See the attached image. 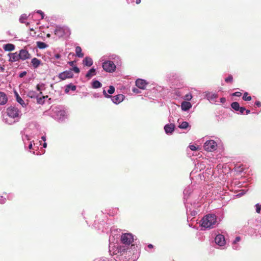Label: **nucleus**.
Returning a JSON list of instances; mask_svg holds the SVG:
<instances>
[{
	"mask_svg": "<svg viewBox=\"0 0 261 261\" xmlns=\"http://www.w3.org/2000/svg\"><path fill=\"white\" fill-rule=\"evenodd\" d=\"M175 125L173 124H166L164 129L167 134L172 133L174 130Z\"/></svg>",
	"mask_w": 261,
	"mask_h": 261,
	"instance_id": "4468645a",
	"label": "nucleus"
},
{
	"mask_svg": "<svg viewBox=\"0 0 261 261\" xmlns=\"http://www.w3.org/2000/svg\"><path fill=\"white\" fill-rule=\"evenodd\" d=\"M29 24H30V23H29V22H27V23H26V25H27V26H28V25H29Z\"/></svg>",
	"mask_w": 261,
	"mask_h": 261,
	"instance_id": "0e129e2a",
	"label": "nucleus"
},
{
	"mask_svg": "<svg viewBox=\"0 0 261 261\" xmlns=\"http://www.w3.org/2000/svg\"><path fill=\"white\" fill-rule=\"evenodd\" d=\"M102 67L104 70L108 72H113L115 71L116 68V65L111 61L104 62L102 64Z\"/></svg>",
	"mask_w": 261,
	"mask_h": 261,
	"instance_id": "20e7f679",
	"label": "nucleus"
},
{
	"mask_svg": "<svg viewBox=\"0 0 261 261\" xmlns=\"http://www.w3.org/2000/svg\"><path fill=\"white\" fill-rule=\"evenodd\" d=\"M189 148H190V149L191 150H193V151H196L198 149V147H196V146L195 145H190L189 146Z\"/></svg>",
	"mask_w": 261,
	"mask_h": 261,
	"instance_id": "e433bc0d",
	"label": "nucleus"
},
{
	"mask_svg": "<svg viewBox=\"0 0 261 261\" xmlns=\"http://www.w3.org/2000/svg\"><path fill=\"white\" fill-rule=\"evenodd\" d=\"M44 99H45V96H43L42 97L38 98L37 96V102L39 104H43L44 102Z\"/></svg>",
	"mask_w": 261,
	"mask_h": 261,
	"instance_id": "c85d7f7f",
	"label": "nucleus"
},
{
	"mask_svg": "<svg viewBox=\"0 0 261 261\" xmlns=\"http://www.w3.org/2000/svg\"><path fill=\"white\" fill-rule=\"evenodd\" d=\"M245 111V113H246V115L249 114L250 113V110H246Z\"/></svg>",
	"mask_w": 261,
	"mask_h": 261,
	"instance_id": "8fccbe9b",
	"label": "nucleus"
},
{
	"mask_svg": "<svg viewBox=\"0 0 261 261\" xmlns=\"http://www.w3.org/2000/svg\"><path fill=\"white\" fill-rule=\"evenodd\" d=\"M17 101L23 107H25V103L21 97H19Z\"/></svg>",
	"mask_w": 261,
	"mask_h": 261,
	"instance_id": "2f4dec72",
	"label": "nucleus"
},
{
	"mask_svg": "<svg viewBox=\"0 0 261 261\" xmlns=\"http://www.w3.org/2000/svg\"><path fill=\"white\" fill-rule=\"evenodd\" d=\"M103 94L105 97L106 98H111L112 96L108 94L106 91V90H103Z\"/></svg>",
	"mask_w": 261,
	"mask_h": 261,
	"instance_id": "58836bf2",
	"label": "nucleus"
},
{
	"mask_svg": "<svg viewBox=\"0 0 261 261\" xmlns=\"http://www.w3.org/2000/svg\"><path fill=\"white\" fill-rule=\"evenodd\" d=\"M19 56L20 60H25L31 58V55L26 49H22L19 51Z\"/></svg>",
	"mask_w": 261,
	"mask_h": 261,
	"instance_id": "1a4fd4ad",
	"label": "nucleus"
},
{
	"mask_svg": "<svg viewBox=\"0 0 261 261\" xmlns=\"http://www.w3.org/2000/svg\"><path fill=\"white\" fill-rule=\"evenodd\" d=\"M255 105L257 107H259L261 106V102L259 101H256L255 102Z\"/></svg>",
	"mask_w": 261,
	"mask_h": 261,
	"instance_id": "37998d69",
	"label": "nucleus"
},
{
	"mask_svg": "<svg viewBox=\"0 0 261 261\" xmlns=\"http://www.w3.org/2000/svg\"><path fill=\"white\" fill-rule=\"evenodd\" d=\"M28 95L31 98L34 97L35 96L34 93L33 92H30L28 94Z\"/></svg>",
	"mask_w": 261,
	"mask_h": 261,
	"instance_id": "a19ab883",
	"label": "nucleus"
},
{
	"mask_svg": "<svg viewBox=\"0 0 261 261\" xmlns=\"http://www.w3.org/2000/svg\"><path fill=\"white\" fill-rule=\"evenodd\" d=\"M55 57L56 59H59L61 57V56L60 54H57L55 55Z\"/></svg>",
	"mask_w": 261,
	"mask_h": 261,
	"instance_id": "49530a36",
	"label": "nucleus"
},
{
	"mask_svg": "<svg viewBox=\"0 0 261 261\" xmlns=\"http://www.w3.org/2000/svg\"><path fill=\"white\" fill-rule=\"evenodd\" d=\"M124 96L123 94H118L114 96H112V100L116 104H118L122 102L124 99Z\"/></svg>",
	"mask_w": 261,
	"mask_h": 261,
	"instance_id": "9b49d317",
	"label": "nucleus"
},
{
	"mask_svg": "<svg viewBox=\"0 0 261 261\" xmlns=\"http://www.w3.org/2000/svg\"><path fill=\"white\" fill-rule=\"evenodd\" d=\"M6 202V199H0V203L2 204Z\"/></svg>",
	"mask_w": 261,
	"mask_h": 261,
	"instance_id": "de8ad7c7",
	"label": "nucleus"
},
{
	"mask_svg": "<svg viewBox=\"0 0 261 261\" xmlns=\"http://www.w3.org/2000/svg\"><path fill=\"white\" fill-rule=\"evenodd\" d=\"M70 89H71L72 91H75L76 90V86L71 84L67 85L65 90V92L68 93Z\"/></svg>",
	"mask_w": 261,
	"mask_h": 261,
	"instance_id": "4be33fe9",
	"label": "nucleus"
},
{
	"mask_svg": "<svg viewBox=\"0 0 261 261\" xmlns=\"http://www.w3.org/2000/svg\"><path fill=\"white\" fill-rule=\"evenodd\" d=\"M0 69H1V71H2V72L4 71L5 70V68L2 67H0Z\"/></svg>",
	"mask_w": 261,
	"mask_h": 261,
	"instance_id": "bf43d9fd",
	"label": "nucleus"
},
{
	"mask_svg": "<svg viewBox=\"0 0 261 261\" xmlns=\"http://www.w3.org/2000/svg\"><path fill=\"white\" fill-rule=\"evenodd\" d=\"M70 34V31L67 28L57 27L55 30V34L59 37H62L65 36L69 37Z\"/></svg>",
	"mask_w": 261,
	"mask_h": 261,
	"instance_id": "7ed1b4c3",
	"label": "nucleus"
},
{
	"mask_svg": "<svg viewBox=\"0 0 261 261\" xmlns=\"http://www.w3.org/2000/svg\"><path fill=\"white\" fill-rule=\"evenodd\" d=\"M43 147L44 148H46V147H47V144H46V143H44L43 144Z\"/></svg>",
	"mask_w": 261,
	"mask_h": 261,
	"instance_id": "5fc2aeb1",
	"label": "nucleus"
},
{
	"mask_svg": "<svg viewBox=\"0 0 261 261\" xmlns=\"http://www.w3.org/2000/svg\"><path fill=\"white\" fill-rule=\"evenodd\" d=\"M15 45L11 43H8L3 46V49L7 51H13L15 49Z\"/></svg>",
	"mask_w": 261,
	"mask_h": 261,
	"instance_id": "dca6fc26",
	"label": "nucleus"
},
{
	"mask_svg": "<svg viewBox=\"0 0 261 261\" xmlns=\"http://www.w3.org/2000/svg\"><path fill=\"white\" fill-rule=\"evenodd\" d=\"M181 107L182 110L187 111L192 107V105L190 102L183 101L181 104Z\"/></svg>",
	"mask_w": 261,
	"mask_h": 261,
	"instance_id": "f3484780",
	"label": "nucleus"
},
{
	"mask_svg": "<svg viewBox=\"0 0 261 261\" xmlns=\"http://www.w3.org/2000/svg\"><path fill=\"white\" fill-rule=\"evenodd\" d=\"M102 84L97 80L94 81L92 83V86L93 88H98L101 87Z\"/></svg>",
	"mask_w": 261,
	"mask_h": 261,
	"instance_id": "5701e85b",
	"label": "nucleus"
},
{
	"mask_svg": "<svg viewBox=\"0 0 261 261\" xmlns=\"http://www.w3.org/2000/svg\"><path fill=\"white\" fill-rule=\"evenodd\" d=\"M83 64L85 66H91L93 64L92 59L90 57H86L83 61Z\"/></svg>",
	"mask_w": 261,
	"mask_h": 261,
	"instance_id": "a211bd4d",
	"label": "nucleus"
},
{
	"mask_svg": "<svg viewBox=\"0 0 261 261\" xmlns=\"http://www.w3.org/2000/svg\"><path fill=\"white\" fill-rule=\"evenodd\" d=\"M241 240V238L240 237H237L235 239V240L233 241V244H236L237 242H239Z\"/></svg>",
	"mask_w": 261,
	"mask_h": 261,
	"instance_id": "ea45409f",
	"label": "nucleus"
},
{
	"mask_svg": "<svg viewBox=\"0 0 261 261\" xmlns=\"http://www.w3.org/2000/svg\"><path fill=\"white\" fill-rule=\"evenodd\" d=\"M16 100H18V98L19 97H20L19 96V95L18 94V93H16Z\"/></svg>",
	"mask_w": 261,
	"mask_h": 261,
	"instance_id": "6e6d98bb",
	"label": "nucleus"
},
{
	"mask_svg": "<svg viewBox=\"0 0 261 261\" xmlns=\"http://www.w3.org/2000/svg\"><path fill=\"white\" fill-rule=\"evenodd\" d=\"M217 147V143L214 140L207 141L204 145V149L207 151L215 150Z\"/></svg>",
	"mask_w": 261,
	"mask_h": 261,
	"instance_id": "0eeeda50",
	"label": "nucleus"
},
{
	"mask_svg": "<svg viewBox=\"0 0 261 261\" xmlns=\"http://www.w3.org/2000/svg\"><path fill=\"white\" fill-rule=\"evenodd\" d=\"M27 18L28 16L27 14H22L19 18V21L22 23H25V20H27Z\"/></svg>",
	"mask_w": 261,
	"mask_h": 261,
	"instance_id": "bb28decb",
	"label": "nucleus"
},
{
	"mask_svg": "<svg viewBox=\"0 0 261 261\" xmlns=\"http://www.w3.org/2000/svg\"><path fill=\"white\" fill-rule=\"evenodd\" d=\"M192 98L191 94H186L185 96V99L187 100H190Z\"/></svg>",
	"mask_w": 261,
	"mask_h": 261,
	"instance_id": "f704fd0d",
	"label": "nucleus"
},
{
	"mask_svg": "<svg viewBox=\"0 0 261 261\" xmlns=\"http://www.w3.org/2000/svg\"><path fill=\"white\" fill-rule=\"evenodd\" d=\"M37 12L38 13H39L40 15H41V18L43 19V17H44V14H43V13L41 11H40V10L38 11Z\"/></svg>",
	"mask_w": 261,
	"mask_h": 261,
	"instance_id": "a18cd8bd",
	"label": "nucleus"
},
{
	"mask_svg": "<svg viewBox=\"0 0 261 261\" xmlns=\"http://www.w3.org/2000/svg\"><path fill=\"white\" fill-rule=\"evenodd\" d=\"M75 63V61H72L69 62L68 64L70 65V66H72L73 67Z\"/></svg>",
	"mask_w": 261,
	"mask_h": 261,
	"instance_id": "79ce46f5",
	"label": "nucleus"
},
{
	"mask_svg": "<svg viewBox=\"0 0 261 261\" xmlns=\"http://www.w3.org/2000/svg\"><path fill=\"white\" fill-rule=\"evenodd\" d=\"M82 48L77 46L75 47V53L76 56L79 58H83L84 57V54L82 53Z\"/></svg>",
	"mask_w": 261,
	"mask_h": 261,
	"instance_id": "aec40b11",
	"label": "nucleus"
},
{
	"mask_svg": "<svg viewBox=\"0 0 261 261\" xmlns=\"http://www.w3.org/2000/svg\"><path fill=\"white\" fill-rule=\"evenodd\" d=\"M48 97V96H45V98H46Z\"/></svg>",
	"mask_w": 261,
	"mask_h": 261,
	"instance_id": "69168bd1",
	"label": "nucleus"
},
{
	"mask_svg": "<svg viewBox=\"0 0 261 261\" xmlns=\"http://www.w3.org/2000/svg\"><path fill=\"white\" fill-rule=\"evenodd\" d=\"M215 243L220 246H223L225 244V238L222 234H219L217 235L215 238Z\"/></svg>",
	"mask_w": 261,
	"mask_h": 261,
	"instance_id": "9d476101",
	"label": "nucleus"
},
{
	"mask_svg": "<svg viewBox=\"0 0 261 261\" xmlns=\"http://www.w3.org/2000/svg\"><path fill=\"white\" fill-rule=\"evenodd\" d=\"M29 148L30 149H31L32 148V143H31L29 145Z\"/></svg>",
	"mask_w": 261,
	"mask_h": 261,
	"instance_id": "4d7b16f0",
	"label": "nucleus"
},
{
	"mask_svg": "<svg viewBox=\"0 0 261 261\" xmlns=\"http://www.w3.org/2000/svg\"><path fill=\"white\" fill-rule=\"evenodd\" d=\"M141 0H136V3L137 4H139L141 3Z\"/></svg>",
	"mask_w": 261,
	"mask_h": 261,
	"instance_id": "603ef678",
	"label": "nucleus"
},
{
	"mask_svg": "<svg viewBox=\"0 0 261 261\" xmlns=\"http://www.w3.org/2000/svg\"><path fill=\"white\" fill-rule=\"evenodd\" d=\"M73 76V74L71 71V70H70L65 71L60 73L59 75V77L62 80H64L66 79L72 78Z\"/></svg>",
	"mask_w": 261,
	"mask_h": 261,
	"instance_id": "6e6552de",
	"label": "nucleus"
},
{
	"mask_svg": "<svg viewBox=\"0 0 261 261\" xmlns=\"http://www.w3.org/2000/svg\"><path fill=\"white\" fill-rule=\"evenodd\" d=\"M231 107L236 111H239V108L240 107L239 102H236V101L233 102L231 104Z\"/></svg>",
	"mask_w": 261,
	"mask_h": 261,
	"instance_id": "b1692460",
	"label": "nucleus"
},
{
	"mask_svg": "<svg viewBox=\"0 0 261 261\" xmlns=\"http://www.w3.org/2000/svg\"><path fill=\"white\" fill-rule=\"evenodd\" d=\"M70 70H71V71H73L76 73H79L80 72V69L77 66H74L73 68Z\"/></svg>",
	"mask_w": 261,
	"mask_h": 261,
	"instance_id": "473e14b6",
	"label": "nucleus"
},
{
	"mask_svg": "<svg viewBox=\"0 0 261 261\" xmlns=\"http://www.w3.org/2000/svg\"><path fill=\"white\" fill-rule=\"evenodd\" d=\"M115 88L114 86H110L109 87V89L108 90V92L110 94H112L114 93L115 92Z\"/></svg>",
	"mask_w": 261,
	"mask_h": 261,
	"instance_id": "7c9ffc66",
	"label": "nucleus"
},
{
	"mask_svg": "<svg viewBox=\"0 0 261 261\" xmlns=\"http://www.w3.org/2000/svg\"><path fill=\"white\" fill-rule=\"evenodd\" d=\"M242 99L244 101H250L252 99V98L250 96H248V93L247 92H245L243 94Z\"/></svg>",
	"mask_w": 261,
	"mask_h": 261,
	"instance_id": "a878e982",
	"label": "nucleus"
},
{
	"mask_svg": "<svg viewBox=\"0 0 261 261\" xmlns=\"http://www.w3.org/2000/svg\"><path fill=\"white\" fill-rule=\"evenodd\" d=\"M201 226L206 228H212L215 227L217 223V217L214 214H208L201 220Z\"/></svg>",
	"mask_w": 261,
	"mask_h": 261,
	"instance_id": "f257e3e1",
	"label": "nucleus"
},
{
	"mask_svg": "<svg viewBox=\"0 0 261 261\" xmlns=\"http://www.w3.org/2000/svg\"><path fill=\"white\" fill-rule=\"evenodd\" d=\"M8 99L6 94L0 92V105H4L7 102Z\"/></svg>",
	"mask_w": 261,
	"mask_h": 261,
	"instance_id": "2eb2a0df",
	"label": "nucleus"
},
{
	"mask_svg": "<svg viewBox=\"0 0 261 261\" xmlns=\"http://www.w3.org/2000/svg\"><path fill=\"white\" fill-rule=\"evenodd\" d=\"M121 241L126 246L129 245L134 241V237L132 234L125 233L122 234L121 237Z\"/></svg>",
	"mask_w": 261,
	"mask_h": 261,
	"instance_id": "39448f33",
	"label": "nucleus"
},
{
	"mask_svg": "<svg viewBox=\"0 0 261 261\" xmlns=\"http://www.w3.org/2000/svg\"><path fill=\"white\" fill-rule=\"evenodd\" d=\"M7 115L13 118L18 117L20 111L17 108L15 107H10L7 109Z\"/></svg>",
	"mask_w": 261,
	"mask_h": 261,
	"instance_id": "423d86ee",
	"label": "nucleus"
},
{
	"mask_svg": "<svg viewBox=\"0 0 261 261\" xmlns=\"http://www.w3.org/2000/svg\"><path fill=\"white\" fill-rule=\"evenodd\" d=\"M37 89L38 91H39V90H40V87H39V85H37Z\"/></svg>",
	"mask_w": 261,
	"mask_h": 261,
	"instance_id": "052dcab7",
	"label": "nucleus"
},
{
	"mask_svg": "<svg viewBox=\"0 0 261 261\" xmlns=\"http://www.w3.org/2000/svg\"><path fill=\"white\" fill-rule=\"evenodd\" d=\"M37 46L40 49H44L46 48L48 45L44 42L38 41L37 42Z\"/></svg>",
	"mask_w": 261,
	"mask_h": 261,
	"instance_id": "393cba45",
	"label": "nucleus"
},
{
	"mask_svg": "<svg viewBox=\"0 0 261 261\" xmlns=\"http://www.w3.org/2000/svg\"><path fill=\"white\" fill-rule=\"evenodd\" d=\"M41 139H42V140L43 141H46V138H45V136H42V137H41Z\"/></svg>",
	"mask_w": 261,
	"mask_h": 261,
	"instance_id": "864d4df0",
	"label": "nucleus"
},
{
	"mask_svg": "<svg viewBox=\"0 0 261 261\" xmlns=\"http://www.w3.org/2000/svg\"><path fill=\"white\" fill-rule=\"evenodd\" d=\"M225 100H226V99L224 97L221 98V102H224L225 101Z\"/></svg>",
	"mask_w": 261,
	"mask_h": 261,
	"instance_id": "09e8293b",
	"label": "nucleus"
},
{
	"mask_svg": "<svg viewBox=\"0 0 261 261\" xmlns=\"http://www.w3.org/2000/svg\"><path fill=\"white\" fill-rule=\"evenodd\" d=\"M46 37H47V38H49V37H50V34H47L46 35Z\"/></svg>",
	"mask_w": 261,
	"mask_h": 261,
	"instance_id": "680f3d73",
	"label": "nucleus"
},
{
	"mask_svg": "<svg viewBox=\"0 0 261 261\" xmlns=\"http://www.w3.org/2000/svg\"><path fill=\"white\" fill-rule=\"evenodd\" d=\"M246 110V109L245 107H240L239 109V111L240 112V113L241 114H243L244 113V112H245V111Z\"/></svg>",
	"mask_w": 261,
	"mask_h": 261,
	"instance_id": "c9c22d12",
	"label": "nucleus"
},
{
	"mask_svg": "<svg viewBox=\"0 0 261 261\" xmlns=\"http://www.w3.org/2000/svg\"><path fill=\"white\" fill-rule=\"evenodd\" d=\"M138 90L137 89H133V91H134V92H137V93H138Z\"/></svg>",
	"mask_w": 261,
	"mask_h": 261,
	"instance_id": "13d9d810",
	"label": "nucleus"
},
{
	"mask_svg": "<svg viewBox=\"0 0 261 261\" xmlns=\"http://www.w3.org/2000/svg\"><path fill=\"white\" fill-rule=\"evenodd\" d=\"M31 63L34 68H37L41 64V61L36 58H34L31 60Z\"/></svg>",
	"mask_w": 261,
	"mask_h": 261,
	"instance_id": "6ab92c4d",
	"label": "nucleus"
},
{
	"mask_svg": "<svg viewBox=\"0 0 261 261\" xmlns=\"http://www.w3.org/2000/svg\"><path fill=\"white\" fill-rule=\"evenodd\" d=\"M242 95V93L240 92H236L232 94V96L240 97Z\"/></svg>",
	"mask_w": 261,
	"mask_h": 261,
	"instance_id": "4c0bfd02",
	"label": "nucleus"
},
{
	"mask_svg": "<svg viewBox=\"0 0 261 261\" xmlns=\"http://www.w3.org/2000/svg\"><path fill=\"white\" fill-rule=\"evenodd\" d=\"M8 55L10 57L9 61L11 62H14L20 60L19 54H18L17 52L14 53H9Z\"/></svg>",
	"mask_w": 261,
	"mask_h": 261,
	"instance_id": "f8f14e48",
	"label": "nucleus"
},
{
	"mask_svg": "<svg viewBox=\"0 0 261 261\" xmlns=\"http://www.w3.org/2000/svg\"><path fill=\"white\" fill-rule=\"evenodd\" d=\"M148 247L150 249L152 248L153 247V245L152 244H149L148 245Z\"/></svg>",
	"mask_w": 261,
	"mask_h": 261,
	"instance_id": "3c124183",
	"label": "nucleus"
},
{
	"mask_svg": "<svg viewBox=\"0 0 261 261\" xmlns=\"http://www.w3.org/2000/svg\"><path fill=\"white\" fill-rule=\"evenodd\" d=\"M96 74V70L94 68L90 69L86 74V77L90 79L92 76Z\"/></svg>",
	"mask_w": 261,
	"mask_h": 261,
	"instance_id": "412c9836",
	"label": "nucleus"
},
{
	"mask_svg": "<svg viewBox=\"0 0 261 261\" xmlns=\"http://www.w3.org/2000/svg\"><path fill=\"white\" fill-rule=\"evenodd\" d=\"M147 85L146 81L142 79H138L136 81V85L140 89H144Z\"/></svg>",
	"mask_w": 261,
	"mask_h": 261,
	"instance_id": "ddd939ff",
	"label": "nucleus"
},
{
	"mask_svg": "<svg viewBox=\"0 0 261 261\" xmlns=\"http://www.w3.org/2000/svg\"><path fill=\"white\" fill-rule=\"evenodd\" d=\"M30 30L31 31H34V30L33 28L30 29Z\"/></svg>",
	"mask_w": 261,
	"mask_h": 261,
	"instance_id": "e2e57ef3",
	"label": "nucleus"
},
{
	"mask_svg": "<svg viewBox=\"0 0 261 261\" xmlns=\"http://www.w3.org/2000/svg\"><path fill=\"white\" fill-rule=\"evenodd\" d=\"M189 126V123L186 121L182 122L179 126V128L182 129L187 128Z\"/></svg>",
	"mask_w": 261,
	"mask_h": 261,
	"instance_id": "cd10ccee",
	"label": "nucleus"
},
{
	"mask_svg": "<svg viewBox=\"0 0 261 261\" xmlns=\"http://www.w3.org/2000/svg\"><path fill=\"white\" fill-rule=\"evenodd\" d=\"M261 210V206L258 204H256V212L257 213H260Z\"/></svg>",
	"mask_w": 261,
	"mask_h": 261,
	"instance_id": "72a5a7b5",
	"label": "nucleus"
},
{
	"mask_svg": "<svg viewBox=\"0 0 261 261\" xmlns=\"http://www.w3.org/2000/svg\"><path fill=\"white\" fill-rule=\"evenodd\" d=\"M26 73H27V72L25 71H24V72L21 73L19 75V77H23L26 74Z\"/></svg>",
	"mask_w": 261,
	"mask_h": 261,
	"instance_id": "c03bdc74",
	"label": "nucleus"
},
{
	"mask_svg": "<svg viewBox=\"0 0 261 261\" xmlns=\"http://www.w3.org/2000/svg\"><path fill=\"white\" fill-rule=\"evenodd\" d=\"M131 253L128 246L121 245L117 247L116 251L115 254H118L119 256H124L125 258L129 257Z\"/></svg>",
	"mask_w": 261,
	"mask_h": 261,
	"instance_id": "f03ea898",
	"label": "nucleus"
},
{
	"mask_svg": "<svg viewBox=\"0 0 261 261\" xmlns=\"http://www.w3.org/2000/svg\"><path fill=\"white\" fill-rule=\"evenodd\" d=\"M233 81V77L231 75H229L225 79L226 83H232Z\"/></svg>",
	"mask_w": 261,
	"mask_h": 261,
	"instance_id": "c756f323",
	"label": "nucleus"
}]
</instances>
